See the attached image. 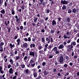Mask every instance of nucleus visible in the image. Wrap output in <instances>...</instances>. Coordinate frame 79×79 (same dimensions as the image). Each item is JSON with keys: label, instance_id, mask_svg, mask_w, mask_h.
I'll return each instance as SVG.
<instances>
[{"label": "nucleus", "instance_id": "obj_1", "mask_svg": "<svg viewBox=\"0 0 79 79\" xmlns=\"http://www.w3.org/2000/svg\"><path fill=\"white\" fill-rule=\"evenodd\" d=\"M64 60L63 59V57L62 56H61L60 58H59L58 60V62H59L61 63H63V62Z\"/></svg>", "mask_w": 79, "mask_h": 79}, {"label": "nucleus", "instance_id": "obj_2", "mask_svg": "<svg viewBox=\"0 0 79 79\" xmlns=\"http://www.w3.org/2000/svg\"><path fill=\"white\" fill-rule=\"evenodd\" d=\"M64 47V45L63 44H61L58 47L59 49H62V50L64 51V50L63 49V48Z\"/></svg>", "mask_w": 79, "mask_h": 79}, {"label": "nucleus", "instance_id": "obj_3", "mask_svg": "<svg viewBox=\"0 0 79 79\" xmlns=\"http://www.w3.org/2000/svg\"><path fill=\"white\" fill-rule=\"evenodd\" d=\"M25 73L26 74H29V73H30V70H29L27 69H26L25 70Z\"/></svg>", "mask_w": 79, "mask_h": 79}, {"label": "nucleus", "instance_id": "obj_4", "mask_svg": "<svg viewBox=\"0 0 79 79\" xmlns=\"http://www.w3.org/2000/svg\"><path fill=\"white\" fill-rule=\"evenodd\" d=\"M68 49H72L73 48V45H69L66 47Z\"/></svg>", "mask_w": 79, "mask_h": 79}, {"label": "nucleus", "instance_id": "obj_5", "mask_svg": "<svg viewBox=\"0 0 79 79\" xmlns=\"http://www.w3.org/2000/svg\"><path fill=\"white\" fill-rule=\"evenodd\" d=\"M29 55L30 56H33L34 57H35V54L34 52L31 51L29 53Z\"/></svg>", "mask_w": 79, "mask_h": 79}, {"label": "nucleus", "instance_id": "obj_6", "mask_svg": "<svg viewBox=\"0 0 79 79\" xmlns=\"http://www.w3.org/2000/svg\"><path fill=\"white\" fill-rule=\"evenodd\" d=\"M61 3H62L63 5H67L68 4V2L65 1V0L64 1H61Z\"/></svg>", "mask_w": 79, "mask_h": 79}, {"label": "nucleus", "instance_id": "obj_7", "mask_svg": "<svg viewBox=\"0 0 79 79\" xmlns=\"http://www.w3.org/2000/svg\"><path fill=\"white\" fill-rule=\"evenodd\" d=\"M9 46L10 47V48H11V49H13V48H14V47H15V44H13H13H11V43H10Z\"/></svg>", "mask_w": 79, "mask_h": 79}, {"label": "nucleus", "instance_id": "obj_8", "mask_svg": "<svg viewBox=\"0 0 79 79\" xmlns=\"http://www.w3.org/2000/svg\"><path fill=\"white\" fill-rule=\"evenodd\" d=\"M9 73H10V74H13V68H10L9 69Z\"/></svg>", "mask_w": 79, "mask_h": 79}, {"label": "nucleus", "instance_id": "obj_9", "mask_svg": "<svg viewBox=\"0 0 79 79\" xmlns=\"http://www.w3.org/2000/svg\"><path fill=\"white\" fill-rule=\"evenodd\" d=\"M23 46L24 48H27V47H28V44H27V43H25L23 44Z\"/></svg>", "mask_w": 79, "mask_h": 79}, {"label": "nucleus", "instance_id": "obj_10", "mask_svg": "<svg viewBox=\"0 0 79 79\" xmlns=\"http://www.w3.org/2000/svg\"><path fill=\"white\" fill-rule=\"evenodd\" d=\"M17 45H19L20 44V42H21V40H20V39L19 38L17 40Z\"/></svg>", "mask_w": 79, "mask_h": 79}, {"label": "nucleus", "instance_id": "obj_11", "mask_svg": "<svg viewBox=\"0 0 79 79\" xmlns=\"http://www.w3.org/2000/svg\"><path fill=\"white\" fill-rule=\"evenodd\" d=\"M5 44V43H4V42H1V43H0V47H1V48H2V45H4Z\"/></svg>", "mask_w": 79, "mask_h": 79}, {"label": "nucleus", "instance_id": "obj_12", "mask_svg": "<svg viewBox=\"0 0 79 79\" xmlns=\"http://www.w3.org/2000/svg\"><path fill=\"white\" fill-rule=\"evenodd\" d=\"M33 75L34 77H36L37 76V73L36 72H34Z\"/></svg>", "mask_w": 79, "mask_h": 79}, {"label": "nucleus", "instance_id": "obj_13", "mask_svg": "<svg viewBox=\"0 0 79 79\" xmlns=\"http://www.w3.org/2000/svg\"><path fill=\"white\" fill-rule=\"evenodd\" d=\"M30 47H31V48H32V47H35V44H34V43L33 44H31L30 45Z\"/></svg>", "mask_w": 79, "mask_h": 79}, {"label": "nucleus", "instance_id": "obj_14", "mask_svg": "<svg viewBox=\"0 0 79 79\" xmlns=\"http://www.w3.org/2000/svg\"><path fill=\"white\" fill-rule=\"evenodd\" d=\"M52 24L53 26H54V25H56V21H55V20H53L52 22Z\"/></svg>", "mask_w": 79, "mask_h": 79}, {"label": "nucleus", "instance_id": "obj_15", "mask_svg": "<svg viewBox=\"0 0 79 79\" xmlns=\"http://www.w3.org/2000/svg\"><path fill=\"white\" fill-rule=\"evenodd\" d=\"M72 11L73 13H76V11H77V10H76V9L74 8L73 9Z\"/></svg>", "mask_w": 79, "mask_h": 79}, {"label": "nucleus", "instance_id": "obj_16", "mask_svg": "<svg viewBox=\"0 0 79 79\" xmlns=\"http://www.w3.org/2000/svg\"><path fill=\"white\" fill-rule=\"evenodd\" d=\"M20 66L22 68H24L25 67V65L23 63L21 64H20Z\"/></svg>", "mask_w": 79, "mask_h": 79}, {"label": "nucleus", "instance_id": "obj_17", "mask_svg": "<svg viewBox=\"0 0 79 79\" xmlns=\"http://www.w3.org/2000/svg\"><path fill=\"white\" fill-rule=\"evenodd\" d=\"M64 39H69L70 38V36H67L66 35H64Z\"/></svg>", "mask_w": 79, "mask_h": 79}, {"label": "nucleus", "instance_id": "obj_18", "mask_svg": "<svg viewBox=\"0 0 79 79\" xmlns=\"http://www.w3.org/2000/svg\"><path fill=\"white\" fill-rule=\"evenodd\" d=\"M66 36H69L71 35V33H70L69 31L67 32L66 33Z\"/></svg>", "mask_w": 79, "mask_h": 79}, {"label": "nucleus", "instance_id": "obj_19", "mask_svg": "<svg viewBox=\"0 0 79 79\" xmlns=\"http://www.w3.org/2000/svg\"><path fill=\"white\" fill-rule=\"evenodd\" d=\"M52 51H54L55 52H56V51H57V47H56L52 49Z\"/></svg>", "mask_w": 79, "mask_h": 79}, {"label": "nucleus", "instance_id": "obj_20", "mask_svg": "<svg viewBox=\"0 0 79 79\" xmlns=\"http://www.w3.org/2000/svg\"><path fill=\"white\" fill-rule=\"evenodd\" d=\"M1 13L2 14H5V10L3 9L1 10Z\"/></svg>", "mask_w": 79, "mask_h": 79}, {"label": "nucleus", "instance_id": "obj_21", "mask_svg": "<svg viewBox=\"0 0 79 79\" xmlns=\"http://www.w3.org/2000/svg\"><path fill=\"white\" fill-rule=\"evenodd\" d=\"M12 15H14L15 14V11H14V9H12V11H11Z\"/></svg>", "mask_w": 79, "mask_h": 79}, {"label": "nucleus", "instance_id": "obj_22", "mask_svg": "<svg viewBox=\"0 0 79 79\" xmlns=\"http://www.w3.org/2000/svg\"><path fill=\"white\" fill-rule=\"evenodd\" d=\"M41 42L43 43H44L45 42V38H44L43 37L41 39Z\"/></svg>", "mask_w": 79, "mask_h": 79}, {"label": "nucleus", "instance_id": "obj_23", "mask_svg": "<svg viewBox=\"0 0 79 79\" xmlns=\"http://www.w3.org/2000/svg\"><path fill=\"white\" fill-rule=\"evenodd\" d=\"M66 6L65 5H63V6L62 7V10H64L66 9Z\"/></svg>", "mask_w": 79, "mask_h": 79}, {"label": "nucleus", "instance_id": "obj_24", "mask_svg": "<svg viewBox=\"0 0 79 79\" xmlns=\"http://www.w3.org/2000/svg\"><path fill=\"white\" fill-rule=\"evenodd\" d=\"M30 64H32L33 63H34V60H33V59H31L30 60Z\"/></svg>", "mask_w": 79, "mask_h": 79}, {"label": "nucleus", "instance_id": "obj_25", "mask_svg": "<svg viewBox=\"0 0 79 79\" xmlns=\"http://www.w3.org/2000/svg\"><path fill=\"white\" fill-rule=\"evenodd\" d=\"M10 62L11 63V64H13V61L11 59H10L9 60Z\"/></svg>", "mask_w": 79, "mask_h": 79}, {"label": "nucleus", "instance_id": "obj_26", "mask_svg": "<svg viewBox=\"0 0 79 79\" xmlns=\"http://www.w3.org/2000/svg\"><path fill=\"white\" fill-rule=\"evenodd\" d=\"M48 72L46 71H44V74L45 76H46L48 74Z\"/></svg>", "mask_w": 79, "mask_h": 79}, {"label": "nucleus", "instance_id": "obj_27", "mask_svg": "<svg viewBox=\"0 0 79 79\" xmlns=\"http://www.w3.org/2000/svg\"><path fill=\"white\" fill-rule=\"evenodd\" d=\"M71 45H74V46H75L76 45V42H72Z\"/></svg>", "mask_w": 79, "mask_h": 79}, {"label": "nucleus", "instance_id": "obj_28", "mask_svg": "<svg viewBox=\"0 0 79 79\" xmlns=\"http://www.w3.org/2000/svg\"><path fill=\"white\" fill-rule=\"evenodd\" d=\"M50 42L51 43H53V42H54V40H53V38H51Z\"/></svg>", "mask_w": 79, "mask_h": 79}, {"label": "nucleus", "instance_id": "obj_29", "mask_svg": "<svg viewBox=\"0 0 79 79\" xmlns=\"http://www.w3.org/2000/svg\"><path fill=\"white\" fill-rule=\"evenodd\" d=\"M10 24V22L9 21L7 22V23L6 21L5 22V24H6V26H8V24Z\"/></svg>", "mask_w": 79, "mask_h": 79}, {"label": "nucleus", "instance_id": "obj_30", "mask_svg": "<svg viewBox=\"0 0 79 79\" xmlns=\"http://www.w3.org/2000/svg\"><path fill=\"white\" fill-rule=\"evenodd\" d=\"M72 12V10H71L70 9H69L68 10V13H71Z\"/></svg>", "mask_w": 79, "mask_h": 79}, {"label": "nucleus", "instance_id": "obj_31", "mask_svg": "<svg viewBox=\"0 0 79 79\" xmlns=\"http://www.w3.org/2000/svg\"><path fill=\"white\" fill-rule=\"evenodd\" d=\"M31 67H34V66H35V63H33V64H31Z\"/></svg>", "mask_w": 79, "mask_h": 79}, {"label": "nucleus", "instance_id": "obj_32", "mask_svg": "<svg viewBox=\"0 0 79 79\" xmlns=\"http://www.w3.org/2000/svg\"><path fill=\"white\" fill-rule=\"evenodd\" d=\"M42 48H43V47H42V46H39L38 47V49L39 50H41V49H42Z\"/></svg>", "mask_w": 79, "mask_h": 79}, {"label": "nucleus", "instance_id": "obj_33", "mask_svg": "<svg viewBox=\"0 0 79 79\" xmlns=\"http://www.w3.org/2000/svg\"><path fill=\"white\" fill-rule=\"evenodd\" d=\"M11 64H9V65H7V68L10 69L11 68Z\"/></svg>", "mask_w": 79, "mask_h": 79}, {"label": "nucleus", "instance_id": "obj_34", "mask_svg": "<svg viewBox=\"0 0 79 79\" xmlns=\"http://www.w3.org/2000/svg\"><path fill=\"white\" fill-rule=\"evenodd\" d=\"M19 58V56H16L15 60H18Z\"/></svg>", "mask_w": 79, "mask_h": 79}, {"label": "nucleus", "instance_id": "obj_35", "mask_svg": "<svg viewBox=\"0 0 79 79\" xmlns=\"http://www.w3.org/2000/svg\"><path fill=\"white\" fill-rule=\"evenodd\" d=\"M27 58H28V57L27 56H25V57H24L23 60H24L25 61V60H27Z\"/></svg>", "mask_w": 79, "mask_h": 79}, {"label": "nucleus", "instance_id": "obj_36", "mask_svg": "<svg viewBox=\"0 0 79 79\" xmlns=\"http://www.w3.org/2000/svg\"><path fill=\"white\" fill-rule=\"evenodd\" d=\"M71 40H69L67 41V44H69L71 42Z\"/></svg>", "mask_w": 79, "mask_h": 79}, {"label": "nucleus", "instance_id": "obj_37", "mask_svg": "<svg viewBox=\"0 0 79 79\" xmlns=\"http://www.w3.org/2000/svg\"><path fill=\"white\" fill-rule=\"evenodd\" d=\"M41 76L40 75H39L38 77L36 78V79H41Z\"/></svg>", "mask_w": 79, "mask_h": 79}, {"label": "nucleus", "instance_id": "obj_38", "mask_svg": "<svg viewBox=\"0 0 79 79\" xmlns=\"http://www.w3.org/2000/svg\"><path fill=\"white\" fill-rule=\"evenodd\" d=\"M50 32L51 34H53V33L55 32V31L52 30Z\"/></svg>", "mask_w": 79, "mask_h": 79}, {"label": "nucleus", "instance_id": "obj_39", "mask_svg": "<svg viewBox=\"0 0 79 79\" xmlns=\"http://www.w3.org/2000/svg\"><path fill=\"white\" fill-rule=\"evenodd\" d=\"M7 5H8V4H7V2H5L4 3V5H5V7H6V6H7Z\"/></svg>", "mask_w": 79, "mask_h": 79}, {"label": "nucleus", "instance_id": "obj_40", "mask_svg": "<svg viewBox=\"0 0 79 79\" xmlns=\"http://www.w3.org/2000/svg\"><path fill=\"white\" fill-rule=\"evenodd\" d=\"M31 37H29L28 38V42H31Z\"/></svg>", "mask_w": 79, "mask_h": 79}, {"label": "nucleus", "instance_id": "obj_41", "mask_svg": "<svg viewBox=\"0 0 79 79\" xmlns=\"http://www.w3.org/2000/svg\"><path fill=\"white\" fill-rule=\"evenodd\" d=\"M60 53V51H56L55 52L56 54H58Z\"/></svg>", "mask_w": 79, "mask_h": 79}, {"label": "nucleus", "instance_id": "obj_42", "mask_svg": "<svg viewBox=\"0 0 79 79\" xmlns=\"http://www.w3.org/2000/svg\"><path fill=\"white\" fill-rule=\"evenodd\" d=\"M14 53L15 55H17L18 54V51L16 50L15 51Z\"/></svg>", "mask_w": 79, "mask_h": 79}, {"label": "nucleus", "instance_id": "obj_43", "mask_svg": "<svg viewBox=\"0 0 79 79\" xmlns=\"http://www.w3.org/2000/svg\"><path fill=\"white\" fill-rule=\"evenodd\" d=\"M38 19V18H36L34 20V22L35 23V22H36V21H37Z\"/></svg>", "mask_w": 79, "mask_h": 79}, {"label": "nucleus", "instance_id": "obj_44", "mask_svg": "<svg viewBox=\"0 0 79 79\" xmlns=\"http://www.w3.org/2000/svg\"><path fill=\"white\" fill-rule=\"evenodd\" d=\"M49 40H50V39H49V38H46V42H48V41Z\"/></svg>", "mask_w": 79, "mask_h": 79}, {"label": "nucleus", "instance_id": "obj_45", "mask_svg": "<svg viewBox=\"0 0 79 79\" xmlns=\"http://www.w3.org/2000/svg\"><path fill=\"white\" fill-rule=\"evenodd\" d=\"M48 44H46L44 46L45 48H47V47H48Z\"/></svg>", "mask_w": 79, "mask_h": 79}, {"label": "nucleus", "instance_id": "obj_46", "mask_svg": "<svg viewBox=\"0 0 79 79\" xmlns=\"http://www.w3.org/2000/svg\"><path fill=\"white\" fill-rule=\"evenodd\" d=\"M68 67V64H65L64 65V68H67V67Z\"/></svg>", "mask_w": 79, "mask_h": 79}, {"label": "nucleus", "instance_id": "obj_47", "mask_svg": "<svg viewBox=\"0 0 79 79\" xmlns=\"http://www.w3.org/2000/svg\"><path fill=\"white\" fill-rule=\"evenodd\" d=\"M3 1H2V0H0V4L2 5L3 3Z\"/></svg>", "mask_w": 79, "mask_h": 79}, {"label": "nucleus", "instance_id": "obj_48", "mask_svg": "<svg viewBox=\"0 0 79 79\" xmlns=\"http://www.w3.org/2000/svg\"><path fill=\"white\" fill-rule=\"evenodd\" d=\"M64 45L65 46L67 44V43L66 42H63Z\"/></svg>", "mask_w": 79, "mask_h": 79}, {"label": "nucleus", "instance_id": "obj_49", "mask_svg": "<svg viewBox=\"0 0 79 79\" xmlns=\"http://www.w3.org/2000/svg\"><path fill=\"white\" fill-rule=\"evenodd\" d=\"M65 58L67 60H69V57L68 56H66L65 57Z\"/></svg>", "mask_w": 79, "mask_h": 79}, {"label": "nucleus", "instance_id": "obj_50", "mask_svg": "<svg viewBox=\"0 0 79 79\" xmlns=\"http://www.w3.org/2000/svg\"><path fill=\"white\" fill-rule=\"evenodd\" d=\"M17 77V76H14L13 78V79H16V78Z\"/></svg>", "mask_w": 79, "mask_h": 79}, {"label": "nucleus", "instance_id": "obj_51", "mask_svg": "<svg viewBox=\"0 0 79 79\" xmlns=\"http://www.w3.org/2000/svg\"><path fill=\"white\" fill-rule=\"evenodd\" d=\"M24 40H25V42H27L28 39L27 38H25L24 39Z\"/></svg>", "mask_w": 79, "mask_h": 79}, {"label": "nucleus", "instance_id": "obj_52", "mask_svg": "<svg viewBox=\"0 0 79 79\" xmlns=\"http://www.w3.org/2000/svg\"><path fill=\"white\" fill-rule=\"evenodd\" d=\"M67 22H70V20H69V18H68L67 19Z\"/></svg>", "mask_w": 79, "mask_h": 79}, {"label": "nucleus", "instance_id": "obj_53", "mask_svg": "<svg viewBox=\"0 0 79 79\" xmlns=\"http://www.w3.org/2000/svg\"><path fill=\"white\" fill-rule=\"evenodd\" d=\"M14 56V55H13V53L11 52L10 53V56Z\"/></svg>", "mask_w": 79, "mask_h": 79}, {"label": "nucleus", "instance_id": "obj_54", "mask_svg": "<svg viewBox=\"0 0 79 79\" xmlns=\"http://www.w3.org/2000/svg\"><path fill=\"white\" fill-rule=\"evenodd\" d=\"M16 67H18V66H19V63L17 62L16 64Z\"/></svg>", "mask_w": 79, "mask_h": 79}, {"label": "nucleus", "instance_id": "obj_55", "mask_svg": "<svg viewBox=\"0 0 79 79\" xmlns=\"http://www.w3.org/2000/svg\"><path fill=\"white\" fill-rule=\"evenodd\" d=\"M0 72V73H2V74H3V73H4V71H3V70H1Z\"/></svg>", "mask_w": 79, "mask_h": 79}, {"label": "nucleus", "instance_id": "obj_56", "mask_svg": "<svg viewBox=\"0 0 79 79\" xmlns=\"http://www.w3.org/2000/svg\"><path fill=\"white\" fill-rule=\"evenodd\" d=\"M46 12H47V13H49V12H50V10H49V9H47V11H46Z\"/></svg>", "mask_w": 79, "mask_h": 79}, {"label": "nucleus", "instance_id": "obj_57", "mask_svg": "<svg viewBox=\"0 0 79 79\" xmlns=\"http://www.w3.org/2000/svg\"><path fill=\"white\" fill-rule=\"evenodd\" d=\"M20 29L21 30H23V26H21L20 27Z\"/></svg>", "mask_w": 79, "mask_h": 79}, {"label": "nucleus", "instance_id": "obj_58", "mask_svg": "<svg viewBox=\"0 0 79 79\" xmlns=\"http://www.w3.org/2000/svg\"><path fill=\"white\" fill-rule=\"evenodd\" d=\"M69 65H70V66H72L73 65V64L72 62H70L69 63Z\"/></svg>", "mask_w": 79, "mask_h": 79}, {"label": "nucleus", "instance_id": "obj_59", "mask_svg": "<svg viewBox=\"0 0 79 79\" xmlns=\"http://www.w3.org/2000/svg\"><path fill=\"white\" fill-rule=\"evenodd\" d=\"M52 45H49L48 46V47L49 48L51 49L52 48Z\"/></svg>", "mask_w": 79, "mask_h": 79}, {"label": "nucleus", "instance_id": "obj_60", "mask_svg": "<svg viewBox=\"0 0 79 79\" xmlns=\"http://www.w3.org/2000/svg\"><path fill=\"white\" fill-rule=\"evenodd\" d=\"M32 71H33L34 73V72H36L35 71H36V69H32Z\"/></svg>", "mask_w": 79, "mask_h": 79}, {"label": "nucleus", "instance_id": "obj_61", "mask_svg": "<svg viewBox=\"0 0 79 79\" xmlns=\"http://www.w3.org/2000/svg\"><path fill=\"white\" fill-rule=\"evenodd\" d=\"M23 57H24V55H25V52H23L22 54Z\"/></svg>", "mask_w": 79, "mask_h": 79}, {"label": "nucleus", "instance_id": "obj_62", "mask_svg": "<svg viewBox=\"0 0 79 79\" xmlns=\"http://www.w3.org/2000/svg\"><path fill=\"white\" fill-rule=\"evenodd\" d=\"M45 64V62H44L42 63V65L43 66H44Z\"/></svg>", "mask_w": 79, "mask_h": 79}, {"label": "nucleus", "instance_id": "obj_63", "mask_svg": "<svg viewBox=\"0 0 79 79\" xmlns=\"http://www.w3.org/2000/svg\"><path fill=\"white\" fill-rule=\"evenodd\" d=\"M27 66L28 68H29L30 67H31V65L30 64H28Z\"/></svg>", "mask_w": 79, "mask_h": 79}, {"label": "nucleus", "instance_id": "obj_64", "mask_svg": "<svg viewBox=\"0 0 79 79\" xmlns=\"http://www.w3.org/2000/svg\"><path fill=\"white\" fill-rule=\"evenodd\" d=\"M53 58V56L50 55L49 57V58Z\"/></svg>", "mask_w": 79, "mask_h": 79}]
</instances>
